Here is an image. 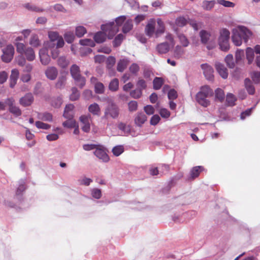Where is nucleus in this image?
<instances>
[{
    "label": "nucleus",
    "mask_w": 260,
    "mask_h": 260,
    "mask_svg": "<svg viewBox=\"0 0 260 260\" xmlns=\"http://www.w3.org/2000/svg\"><path fill=\"white\" fill-rule=\"evenodd\" d=\"M245 87L249 94L253 95L255 93V88L251 81L249 78H246L244 80Z\"/></svg>",
    "instance_id": "nucleus-18"
},
{
    "label": "nucleus",
    "mask_w": 260,
    "mask_h": 260,
    "mask_svg": "<svg viewBox=\"0 0 260 260\" xmlns=\"http://www.w3.org/2000/svg\"><path fill=\"white\" fill-rule=\"evenodd\" d=\"M88 111L92 114H98L100 112V108L98 104L94 103L88 107Z\"/></svg>",
    "instance_id": "nucleus-36"
},
{
    "label": "nucleus",
    "mask_w": 260,
    "mask_h": 260,
    "mask_svg": "<svg viewBox=\"0 0 260 260\" xmlns=\"http://www.w3.org/2000/svg\"><path fill=\"white\" fill-rule=\"evenodd\" d=\"M230 31L226 28H222L219 31L218 44L222 51H227L230 49Z\"/></svg>",
    "instance_id": "nucleus-3"
},
{
    "label": "nucleus",
    "mask_w": 260,
    "mask_h": 260,
    "mask_svg": "<svg viewBox=\"0 0 260 260\" xmlns=\"http://www.w3.org/2000/svg\"><path fill=\"white\" fill-rule=\"evenodd\" d=\"M24 7L29 10L37 12H40L43 11V9L39 8L38 7H37L36 6L32 5L29 3L26 4L24 5Z\"/></svg>",
    "instance_id": "nucleus-48"
},
{
    "label": "nucleus",
    "mask_w": 260,
    "mask_h": 260,
    "mask_svg": "<svg viewBox=\"0 0 260 260\" xmlns=\"http://www.w3.org/2000/svg\"><path fill=\"white\" fill-rule=\"evenodd\" d=\"M39 56L41 63L45 66L47 65L50 61V58L48 54V50L46 47L40 49Z\"/></svg>",
    "instance_id": "nucleus-9"
},
{
    "label": "nucleus",
    "mask_w": 260,
    "mask_h": 260,
    "mask_svg": "<svg viewBox=\"0 0 260 260\" xmlns=\"http://www.w3.org/2000/svg\"><path fill=\"white\" fill-rule=\"evenodd\" d=\"M23 53H24L26 59L28 61H32L35 59L36 55L35 51L31 47H28L25 49Z\"/></svg>",
    "instance_id": "nucleus-22"
},
{
    "label": "nucleus",
    "mask_w": 260,
    "mask_h": 260,
    "mask_svg": "<svg viewBox=\"0 0 260 260\" xmlns=\"http://www.w3.org/2000/svg\"><path fill=\"white\" fill-rule=\"evenodd\" d=\"M124 151V148L122 146L118 145L114 147L112 149V152L115 156L120 155Z\"/></svg>",
    "instance_id": "nucleus-47"
},
{
    "label": "nucleus",
    "mask_w": 260,
    "mask_h": 260,
    "mask_svg": "<svg viewBox=\"0 0 260 260\" xmlns=\"http://www.w3.org/2000/svg\"><path fill=\"white\" fill-rule=\"evenodd\" d=\"M125 19L126 17L124 16H120L116 19L115 24L119 28V26H121L124 23Z\"/></svg>",
    "instance_id": "nucleus-61"
},
{
    "label": "nucleus",
    "mask_w": 260,
    "mask_h": 260,
    "mask_svg": "<svg viewBox=\"0 0 260 260\" xmlns=\"http://www.w3.org/2000/svg\"><path fill=\"white\" fill-rule=\"evenodd\" d=\"M164 84V80L162 78L155 77L153 81V87L155 90L160 89Z\"/></svg>",
    "instance_id": "nucleus-27"
},
{
    "label": "nucleus",
    "mask_w": 260,
    "mask_h": 260,
    "mask_svg": "<svg viewBox=\"0 0 260 260\" xmlns=\"http://www.w3.org/2000/svg\"><path fill=\"white\" fill-rule=\"evenodd\" d=\"M69 62V61L64 56H60L57 60L58 64L62 68H66L68 66Z\"/></svg>",
    "instance_id": "nucleus-40"
},
{
    "label": "nucleus",
    "mask_w": 260,
    "mask_h": 260,
    "mask_svg": "<svg viewBox=\"0 0 260 260\" xmlns=\"http://www.w3.org/2000/svg\"><path fill=\"white\" fill-rule=\"evenodd\" d=\"M217 3L225 7H234L235 6L233 3L225 0H217Z\"/></svg>",
    "instance_id": "nucleus-57"
},
{
    "label": "nucleus",
    "mask_w": 260,
    "mask_h": 260,
    "mask_svg": "<svg viewBox=\"0 0 260 260\" xmlns=\"http://www.w3.org/2000/svg\"><path fill=\"white\" fill-rule=\"evenodd\" d=\"M3 52L2 60L5 62H10L14 56V48L12 45H8L3 49Z\"/></svg>",
    "instance_id": "nucleus-6"
},
{
    "label": "nucleus",
    "mask_w": 260,
    "mask_h": 260,
    "mask_svg": "<svg viewBox=\"0 0 260 260\" xmlns=\"http://www.w3.org/2000/svg\"><path fill=\"white\" fill-rule=\"evenodd\" d=\"M129 70L132 74H137L140 70V68L137 63H134L130 66Z\"/></svg>",
    "instance_id": "nucleus-59"
},
{
    "label": "nucleus",
    "mask_w": 260,
    "mask_h": 260,
    "mask_svg": "<svg viewBox=\"0 0 260 260\" xmlns=\"http://www.w3.org/2000/svg\"><path fill=\"white\" fill-rule=\"evenodd\" d=\"M16 50L18 52L22 54L25 51V45L21 43H16Z\"/></svg>",
    "instance_id": "nucleus-60"
},
{
    "label": "nucleus",
    "mask_w": 260,
    "mask_h": 260,
    "mask_svg": "<svg viewBox=\"0 0 260 260\" xmlns=\"http://www.w3.org/2000/svg\"><path fill=\"white\" fill-rule=\"evenodd\" d=\"M133 22L132 20H127L122 28V31L123 33H127L129 32L133 28Z\"/></svg>",
    "instance_id": "nucleus-35"
},
{
    "label": "nucleus",
    "mask_w": 260,
    "mask_h": 260,
    "mask_svg": "<svg viewBox=\"0 0 260 260\" xmlns=\"http://www.w3.org/2000/svg\"><path fill=\"white\" fill-rule=\"evenodd\" d=\"M101 29L105 31L108 38L111 39L118 31L119 28L114 22L101 26Z\"/></svg>",
    "instance_id": "nucleus-5"
},
{
    "label": "nucleus",
    "mask_w": 260,
    "mask_h": 260,
    "mask_svg": "<svg viewBox=\"0 0 260 260\" xmlns=\"http://www.w3.org/2000/svg\"><path fill=\"white\" fill-rule=\"evenodd\" d=\"M70 73L77 85L81 88H83L85 85L86 80L82 76L79 67L77 64H73L70 68Z\"/></svg>",
    "instance_id": "nucleus-2"
},
{
    "label": "nucleus",
    "mask_w": 260,
    "mask_h": 260,
    "mask_svg": "<svg viewBox=\"0 0 260 260\" xmlns=\"http://www.w3.org/2000/svg\"><path fill=\"white\" fill-rule=\"evenodd\" d=\"M106 34L105 32L99 31L94 36V40L98 43L104 42L106 39Z\"/></svg>",
    "instance_id": "nucleus-21"
},
{
    "label": "nucleus",
    "mask_w": 260,
    "mask_h": 260,
    "mask_svg": "<svg viewBox=\"0 0 260 260\" xmlns=\"http://www.w3.org/2000/svg\"><path fill=\"white\" fill-rule=\"evenodd\" d=\"M201 42L204 44H206L210 37V34L208 31L202 30L200 32Z\"/></svg>",
    "instance_id": "nucleus-33"
},
{
    "label": "nucleus",
    "mask_w": 260,
    "mask_h": 260,
    "mask_svg": "<svg viewBox=\"0 0 260 260\" xmlns=\"http://www.w3.org/2000/svg\"><path fill=\"white\" fill-rule=\"evenodd\" d=\"M201 67L203 70V73L208 80H211L213 79L214 70L212 67L207 63L201 64Z\"/></svg>",
    "instance_id": "nucleus-8"
},
{
    "label": "nucleus",
    "mask_w": 260,
    "mask_h": 260,
    "mask_svg": "<svg viewBox=\"0 0 260 260\" xmlns=\"http://www.w3.org/2000/svg\"><path fill=\"white\" fill-rule=\"evenodd\" d=\"M67 78L65 76H61L59 78L55 84V86L57 88H62L66 85Z\"/></svg>",
    "instance_id": "nucleus-37"
},
{
    "label": "nucleus",
    "mask_w": 260,
    "mask_h": 260,
    "mask_svg": "<svg viewBox=\"0 0 260 260\" xmlns=\"http://www.w3.org/2000/svg\"><path fill=\"white\" fill-rule=\"evenodd\" d=\"M34 101V96L30 93L26 94L23 97H22L19 101L20 104L23 106H28L30 105Z\"/></svg>",
    "instance_id": "nucleus-15"
},
{
    "label": "nucleus",
    "mask_w": 260,
    "mask_h": 260,
    "mask_svg": "<svg viewBox=\"0 0 260 260\" xmlns=\"http://www.w3.org/2000/svg\"><path fill=\"white\" fill-rule=\"evenodd\" d=\"M128 64V60L126 59H123L120 60L117 67V70L118 72H122L127 67Z\"/></svg>",
    "instance_id": "nucleus-24"
},
{
    "label": "nucleus",
    "mask_w": 260,
    "mask_h": 260,
    "mask_svg": "<svg viewBox=\"0 0 260 260\" xmlns=\"http://www.w3.org/2000/svg\"><path fill=\"white\" fill-rule=\"evenodd\" d=\"M203 170V168L201 166H196L193 167L190 171V176L191 178L194 179L198 177L200 173Z\"/></svg>",
    "instance_id": "nucleus-25"
},
{
    "label": "nucleus",
    "mask_w": 260,
    "mask_h": 260,
    "mask_svg": "<svg viewBox=\"0 0 260 260\" xmlns=\"http://www.w3.org/2000/svg\"><path fill=\"white\" fill-rule=\"evenodd\" d=\"M14 100L13 98H8L6 100L7 106L9 107V111L12 114H21L19 108L14 105Z\"/></svg>",
    "instance_id": "nucleus-12"
},
{
    "label": "nucleus",
    "mask_w": 260,
    "mask_h": 260,
    "mask_svg": "<svg viewBox=\"0 0 260 260\" xmlns=\"http://www.w3.org/2000/svg\"><path fill=\"white\" fill-rule=\"evenodd\" d=\"M184 53V50L181 46L177 45L174 50V55L175 57L180 58Z\"/></svg>",
    "instance_id": "nucleus-43"
},
{
    "label": "nucleus",
    "mask_w": 260,
    "mask_h": 260,
    "mask_svg": "<svg viewBox=\"0 0 260 260\" xmlns=\"http://www.w3.org/2000/svg\"><path fill=\"white\" fill-rule=\"evenodd\" d=\"M80 120L82 125L90 123V115H82L80 117Z\"/></svg>",
    "instance_id": "nucleus-50"
},
{
    "label": "nucleus",
    "mask_w": 260,
    "mask_h": 260,
    "mask_svg": "<svg viewBox=\"0 0 260 260\" xmlns=\"http://www.w3.org/2000/svg\"><path fill=\"white\" fill-rule=\"evenodd\" d=\"M196 99L198 103L204 107H207L210 104L209 101L207 100V97L202 95L201 93H197Z\"/></svg>",
    "instance_id": "nucleus-20"
},
{
    "label": "nucleus",
    "mask_w": 260,
    "mask_h": 260,
    "mask_svg": "<svg viewBox=\"0 0 260 260\" xmlns=\"http://www.w3.org/2000/svg\"><path fill=\"white\" fill-rule=\"evenodd\" d=\"M108 111L109 114H117L118 108L115 104L113 102H110L108 106Z\"/></svg>",
    "instance_id": "nucleus-39"
},
{
    "label": "nucleus",
    "mask_w": 260,
    "mask_h": 260,
    "mask_svg": "<svg viewBox=\"0 0 260 260\" xmlns=\"http://www.w3.org/2000/svg\"><path fill=\"white\" fill-rule=\"evenodd\" d=\"M155 20L154 19H150L145 28V33L148 36L151 37L155 33Z\"/></svg>",
    "instance_id": "nucleus-10"
},
{
    "label": "nucleus",
    "mask_w": 260,
    "mask_h": 260,
    "mask_svg": "<svg viewBox=\"0 0 260 260\" xmlns=\"http://www.w3.org/2000/svg\"><path fill=\"white\" fill-rule=\"evenodd\" d=\"M62 102V98L60 96L53 97L51 100V105L52 107L58 108Z\"/></svg>",
    "instance_id": "nucleus-30"
},
{
    "label": "nucleus",
    "mask_w": 260,
    "mask_h": 260,
    "mask_svg": "<svg viewBox=\"0 0 260 260\" xmlns=\"http://www.w3.org/2000/svg\"><path fill=\"white\" fill-rule=\"evenodd\" d=\"M146 120V115H137L135 118V122L137 125L141 126Z\"/></svg>",
    "instance_id": "nucleus-31"
},
{
    "label": "nucleus",
    "mask_w": 260,
    "mask_h": 260,
    "mask_svg": "<svg viewBox=\"0 0 260 260\" xmlns=\"http://www.w3.org/2000/svg\"><path fill=\"white\" fill-rule=\"evenodd\" d=\"M79 42L81 45L84 46H89L91 47H94L95 45L94 42L91 39H89L80 40Z\"/></svg>",
    "instance_id": "nucleus-52"
},
{
    "label": "nucleus",
    "mask_w": 260,
    "mask_h": 260,
    "mask_svg": "<svg viewBox=\"0 0 260 260\" xmlns=\"http://www.w3.org/2000/svg\"><path fill=\"white\" fill-rule=\"evenodd\" d=\"M247 59L248 61V63L250 64L253 59L254 56L253 50L251 48H247L246 51Z\"/></svg>",
    "instance_id": "nucleus-42"
},
{
    "label": "nucleus",
    "mask_w": 260,
    "mask_h": 260,
    "mask_svg": "<svg viewBox=\"0 0 260 260\" xmlns=\"http://www.w3.org/2000/svg\"><path fill=\"white\" fill-rule=\"evenodd\" d=\"M124 38V36L122 34H119L118 35H117L114 41H113V44H114V46L115 47H117V46H118L120 45V44L121 43V42L123 40Z\"/></svg>",
    "instance_id": "nucleus-54"
},
{
    "label": "nucleus",
    "mask_w": 260,
    "mask_h": 260,
    "mask_svg": "<svg viewBox=\"0 0 260 260\" xmlns=\"http://www.w3.org/2000/svg\"><path fill=\"white\" fill-rule=\"evenodd\" d=\"M177 37L179 40L180 43L182 45L183 47H186L188 46L189 44V41L187 39V37L183 34L178 33L177 34Z\"/></svg>",
    "instance_id": "nucleus-32"
},
{
    "label": "nucleus",
    "mask_w": 260,
    "mask_h": 260,
    "mask_svg": "<svg viewBox=\"0 0 260 260\" xmlns=\"http://www.w3.org/2000/svg\"><path fill=\"white\" fill-rule=\"evenodd\" d=\"M86 32V29L84 26H79L76 28V35L79 38L83 37Z\"/></svg>",
    "instance_id": "nucleus-41"
},
{
    "label": "nucleus",
    "mask_w": 260,
    "mask_h": 260,
    "mask_svg": "<svg viewBox=\"0 0 260 260\" xmlns=\"http://www.w3.org/2000/svg\"><path fill=\"white\" fill-rule=\"evenodd\" d=\"M215 98L219 101H222L224 99V93L223 90L220 88H217L215 91Z\"/></svg>",
    "instance_id": "nucleus-44"
},
{
    "label": "nucleus",
    "mask_w": 260,
    "mask_h": 260,
    "mask_svg": "<svg viewBox=\"0 0 260 260\" xmlns=\"http://www.w3.org/2000/svg\"><path fill=\"white\" fill-rule=\"evenodd\" d=\"M225 61L227 66L230 68H233L235 67V63L233 61V56L232 54H228L225 58Z\"/></svg>",
    "instance_id": "nucleus-46"
},
{
    "label": "nucleus",
    "mask_w": 260,
    "mask_h": 260,
    "mask_svg": "<svg viewBox=\"0 0 260 260\" xmlns=\"http://www.w3.org/2000/svg\"><path fill=\"white\" fill-rule=\"evenodd\" d=\"M215 5V1H205L203 2V7L204 9L206 10H210L212 8H213Z\"/></svg>",
    "instance_id": "nucleus-45"
},
{
    "label": "nucleus",
    "mask_w": 260,
    "mask_h": 260,
    "mask_svg": "<svg viewBox=\"0 0 260 260\" xmlns=\"http://www.w3.org/2000/svg\"><path fill=\"white\" fill-rule=\"evenodd\" d=\"M251 35V32L246 27L239 26L238 29H234L233 31L232 41L236 46H240L242 40L243 39L245 42H247Z\"/></svg>",
    "instance_id": "nucleus-1"
},
{
    "label": "nucleus",
    "mask_w": 260,
    "mask_h": 260,
    "mask_svg": "<svg viewBox=\"0 0 260 260\" xmlns=\"http://www.w3.org/2000/svg\"><path fill=\"white\" fill-rule=\"evenodd\" d=\"M91 194L94 198L99 199L102 196L101 190L100 189L93 188L91 190Z\"/></svg>",
    "instance_id": "nucleus-56"
},
{
    "label": "nucleus",
    "mask_w": 260,
    "mask_h": 260,
    "mask_svg": "<svg viewBox=\"0 0 260 260\" xmlns=\"http://www.w3.org/2000/svg\"><path fill=\"white\" fill-rule=\"evenodd\" d=\"M48 37L50 41L45 44V46L48 48L51 47L52 45H55L54 42L57 41V48H61L64 45V42L61 36H60L58 32L55 31H49Z\"/></svg>",
    "instance_id": "nucleus-4"
},
{
    "label": "nucleus",
    "mask_w": 260,
    "mask_h": 260,
    "mask_svg": "<svg viewBox=\"0 0 260 260\" xmlns=\"http://www.w3.org/2000/svg\"><path fill=\"white\" fill-rule=\"evenodd\" d=\"M236 98L235 96L232 93H228L226 97V103L228 106H232L235 104Z\"/></svg>",
    "instance_id": "nucleus-34"
},
{
    "label": "nucleus",
    "mask_w": 260,
    "mask_h": 260,
    "mask_svg": "<svg viewBox=\"0 0 260 260\" xmlns=\"http://www.w3.org/2000/svg\"><path fill=\"white\" fill-rule=\"evenodd\" d=\"M90 82L94 84V91L97 94H103L105 92V86L104 84L98 81L97 78L92 77L90 78Z\"/></svg>",
    "instance_id": "nucleus-7"
},
{
    "label": "nucleus",
    "mask_w": 260,
    "mask_h": 260,
    "mask_svg": "<svg viewBox=\"0 0 260 260\" xmlns=\"http://www.w3.org/2000/svg\"><path fill=\"white\" fill-rule=\"evenodd\" d=\"M175 23L179 27H183L186 24L187 20L183 17H179L176 19Z\"/></svg>",
    "instance_id": "nucleus-51"
},
{
    "label": "nucleus",
    "mask_w": 260,
    "mask_h": 260,
    "mask_svg": "<svg viewBox=\"0 0 260 260\" xmlns=\"http://www.w3.org/2000/svg\"><path fill=\"white\" fill-rule=\"evenodd\" d=\"M29 44L35 47H37L40 46L41 42L37 35L33 34L31 36L29 40Z\"/></svg>",
    "instance_id": "nucleus-28"
},
{
    "label": "nucleus",
    "mask_w": 260,
    "mask_h": 260,
    "mask_svg": "<svg viewBox=\"0 0 260 260\" xmlns=\"http://www.w3.org/2000/svg\"><path fill=\"white\" fill-rule=\"evenodd\" d=\"M45 75L49 79L54 80L58 75V71L55 67H49L45 71Z\"/></svg>",
    "instance_id": "nucleus-13"
},
{
    "label": "nucleus",
    "mask_w": 260,
    "mask_h": 260,
    "mask_svg": "<svg viewBox=\"0 0 260 260\" xmlns=\"http://www.w3.org/2000/svg\"><path fill=\"white\" fill-rule=\"evenodd\" d=\"M109 89L112 91H116L119 89V81L117 78L112 80L109 84Z\"/></svg>",
    "instance_id": "nucleus-26"
},
{
    "label": "nucleus",
    "mask_w": 260,
    "mask_h": 260,
    "mask_svg": "<svg viewBox=\"0 0 260 260\" xmlns=\"http://www.w3.org/2000/svg\"><path fill=\"white\" fill-rule=\"evenodd\" d=\"M72 93L70 96L71 101L77 100L80 97V92L76 87L72 88Z\"/></svg>",
    "instance_id": "nucleus-38"
},
{
    "label": "nucleus",
    "mask_w": 260,
    "mask_h": 260,
    "mask_svg": "<svg viewBox=\"0 0 260 260\" xmlns=\"http://www.w3.org/2000/svg\"><path fill=\"white\" fill-rule=\"evenodd\" d=\"M47 48V50L48 49H51V54H52V57L54 59H55L56 58H57L59 55V51L58 50V49L59 48H57V46L56 47H55V45H54V47H53V45H52L51 47H50V48H48V47H46Z\"/></svg>",
    "instance_id": "nucleus-55"
},
{
    "label": "nucleus",
    "mask_w": 260,
    "mask_h": 260,
    "mask_svg": "<svg viewBox=\"0 0 260 260\" xmlns=\"http://www.w3.org/2000/svg\"><path fill=\"white\" fill-rule=\"evenodd\" d=\"M19 75V73L17 69H15L12 70L10 77V86L11 88H13L16 85Z\"/></svg>",
    "instance_id": "nucleus-17"
},
{
    "label": "nucleus",
    "mask_w": 260,
    "mask_h": 260,
    "mask_svg": "<svg viewBox=\"0 0 260 260\" xmlns=\"http://www.w3.org/2000/svg\"><path fill=\"white\" fill-rule=\"evenodd\" d=\"M36 126L38 128H42L44 129H47L50 127V126L49 124L43 123L41 121H36Z\"/></svg>",
    "instance_id": "nucleus-58"
},
{
    "label": "nucleus",
    "mask_w": 260,
    "mask_h": 260,
    "mask_svg": "<svg viewBox=\"0 0 260 260\" xmlns=\"http://www.w3.org/2000/svg\"><path fill=\"white\" fill-rule=\"evenodd\" d=\"M94 155L99 159H102L104 162H108L109 158L104 150L96 148L94 152Z\"/></svg>",
    "instance_id": "nucleus-16"
},
{
    "label": "nucleus",
    "mask_w": 260,
    "mask_h": 260,
    "mask_svg": "<svg viewBox=\"0 0 260 260\" xmlns=\"http://www.w3.org/2000/svg\"><path fill=\"white\" fill-rule=\"evenodd\" d=\"M137 85L139 89H141V90L145 89L147 87L146 82L143 79H139L137 82Z\"/></svg>",
    "instance_id": "nucleus-62"
},
{
    "label": "nucleus",
    "mask_w": 260,
    "mask_h": 260,
    "mask_svg": "<svg viewBox=\"0 0 260 260\" xmlns=\"http://www.w3.org/2000/svg\"><path fill=\"white\" fill-rule=\"evenodd\" d=\"M198 93H201L202 95H204L207 98L213 95V90L208 86H203L200 91Z\"/></svg>",
    "instance_id": "nucleus-23"
},
{
    "label": "nucleus",
    "mask_w": 260,
    "mask_h": 260,
    "mask_svg": "<svg viewBox=\"0 0 260 260\" xmlns=\"http://www.w3.org/2000/svg\"><path fill=\"white\" fill-rule=\"evenodd\" d=\"M160 120L159 115H153L150 120V123L152 125H156Z\"/></svg>",
    "instance_id": "nucleus-64"
},
{
    "label": "nucleus",
    "mask_w": 260,
    "mask_h": 260,
    "mask_svg": "<svg viewBox=\"0 0 260 260\" xmlns=\"http://www.w3.org/2000/svg\"><path fill=\"white\" fill-rule=\"evenodd\" d=\"M142 94L141 89H136L130 92L131 96L134 99L140 98Z\"/></svg>",
    "instance_id": "nucleus-49"
},
{
    "label": "nucleus",
    "mask_w": 260,
    "mask_h": 260,
    "mask_svg": "<svg viewBox=\"0 0 260 260\" xmlns=\"http://www.w3.org/2000/svg\"><path fill=\"white\" fill-rule=\"evenodd\" d=\"M251 77L255 83L260 82V72H253L251 74Z\"/></svg>",
    "instance_id": "nucleus-53"
},
{
    "label": "nucleus",
    "mask_w": 260,
    "mask_h": 260,
    "mask_svg": "<svg viewBox=\"0 0 260 260\" xmlns=\"http://www.w3.org/2000/svg\"><path fill=\"white\" fill-rule=\"evenodd\" d=\"M215 68L222 78L226 79L228 78L229 75L228 70L223 64L217 62L215 63Z\"/></svg>",
    "instance_id": "nucleus-14"
},
{
    "label": "nucleus",
    "mask_w": 260,
    "mask_h": 260,
    "mask_svg": "<svg viewBox=\"0 0 260 260\" xmlns=\"http://www.w3.org/2000/svg\"><path fill=\"white\" fill-rule=\"evenodd\" d=\"M138 105L136 101H131L128 103V109L131 112H134L137 109Z\"/></svg>",
    "instance_id": "nucleus-63"
},
{
    "label": "nucleus",
    "mask_w": 260,
    "mask_h": 260,
    "mask_svg": "<svg viewBox=\"0 0 260 260\" xmlns=\"http://www.w3.org/2000/svg\"><path fill=\"white\" fill-rule=\"evenodd\" d=\"M67 119V120L64 121L62 123V125L64 127L71 128H73L75 126H77V122L73 118V115H63Z\"/></svg>",
    "instance_id": "nucleus-11"
},
{
    "label": "nucleus",
    "mask_w": 260,
    "mask_h": 260,
    "mask_svg": "<svg viewBox=\"0 0 260 260\" xmlns=\"http://www.w3.org/2000/svg\"><path fill=\"white\" fill-rule=\"evenodd\" d=\"M157 50L159 53H166L169 50V45L167 43H162L157 46Z\"/></svg>",
    "instance_id": "nucleus-29"
},
{
    "label": "nucleus",
    "mask_w": 260,
    "mask_h": 260,
    "mask_svg": "<svg viewBox=\"0 0 260 260\" xmlns=\"http://www.w3.org/2000/svg\"><path fill=\"white\" fill-rule=\"evenodd\" d=\"M157 23L158 27L156 31L155 32L156 37H158L160 35L162 34L165 32V30L164 23L161 19L158 18L157 19Z\"/></svg>",
    "instance_id": "nucleus-19"
}]
</instances>
